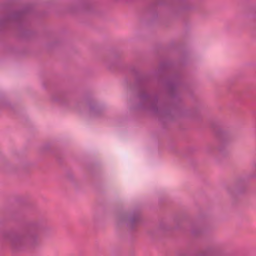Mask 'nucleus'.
Listing matches in <instances>:
<instances>
[{"label":"nucleus","mask_w":256,"mask_h":256,"mask_svg":"<svg viewBox=\"0 0 256 256\" xmlns=\"http://www.w3.org/2000/svg\"><path fill=\"white\" fill-rule=\"evenodd\" d=\"M12 242L14 246H16L18 244H20V240L19 238H16L13 240Z\"/></svg>","instance_id":"nucleus-1"}]
</instances>
